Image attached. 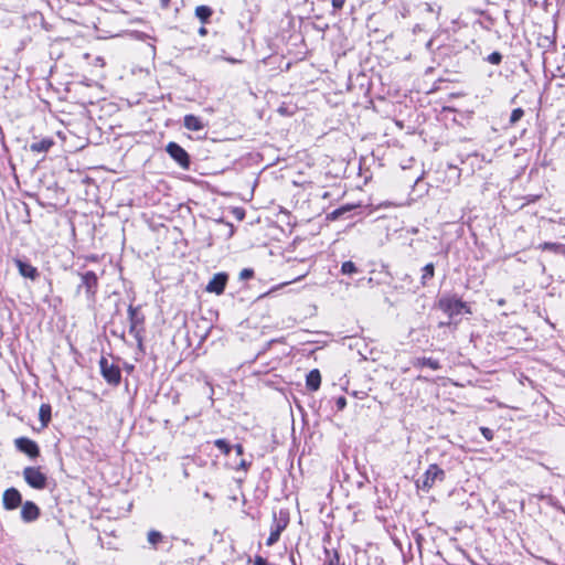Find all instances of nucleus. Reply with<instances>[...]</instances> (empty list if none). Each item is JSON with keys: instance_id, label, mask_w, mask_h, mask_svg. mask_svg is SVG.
I'll use <instances>...</instances> for the list:
<instances>
[{"instance_id": "nucleus-14", "label": "nucleus", "mask_w": 565, "mask_h": 565, "mask_svg": "<svg viewBox=\"0 0 565 565\" xmlns=\"http://www.w3.org/2000/svg\"><path fill=\"white\" fill-rule=\"evenodd\" d=\"M183 126L191 131H200L204 128L202 119L195 115L189 114L183 118Z\"/></svg>"}, {"instance_id": "nucleus-26", "label": "nucleus", "mask_w": 565, "mask_h": 565, "mask_svg": "<svg viewBox=\"0 0 565 565\" xmlns=\"http://www.w3.org/2000/svg\"><path fill=\"white\" fill-rule=\"evenodd\" d=\"M214 445L226 456L230 455L232 450V446L223 438L214 440Z\"/></svg>"}, {"instance_id": "nucleus-12", "label": "nucleus", "mask_w": 565, "mask_h": 565, "mask_svg": "<svg viewBox=\"0 0 565 565\" xmlns=\"http://www.w3.org/2000/svg\"><path fill=\"white\" fill-rule=\"evenodd\" d=\"M19 274L25 278H30L32 280L39 277L38 268L32 266L30 263L24 262L20 258L14 259Z\"/></svg>"}, {"instance_id": "nucleus-6", "label": "nucleus", "mask_w": 565, "mask_h": 565, "mask_svg": "<svg viewBox=\"0 0 565 565\" xmlns=\"http://www.w3.org/2000/svg\"><path fill=\"white\" fill-rule=\"evenodd\" d=\"M438 305L449 317L461 315L463 310L469 312L467 305L457 297H443Z\"/></svg>"}, {"instance_id": "nucleus-8", "label": "nucleus", "mask_w": 565, "mask_h": 565, "mask_svg": "<svg viewBox=\"0 0 565 565\" xmlns=\"http://www.w3.org/2000/svg\"><path fill=\"white\" fill-rule=\"evenodd\" d=\"M14 446L17 450L26 455L31 459H35L40 456V447L39 445L28 438V437H19L14 439Z\"/></svg>"}, {"instance_id": "nucleus-32", "label": "nucleus", "mask_w": 565, "mask_h": 565, "mask_svg": "<svg viewBox=\"0 0 565 565\" xmlns=\"http://www.w3.org/2000/svg\"><path fill=\"white\" fill-rule=\"evenodd\" d=\"M481 433L488 440H491L493 438V431L490 428L482 427Z\"/></svg>"}, {"instance_id": "nucleus-16", "label": "nucleus", "mask_w": 565, "mask_h": 565, "mask_svg": "<svg viewBox=\"0 0 565 565\" xmlns=\"http://www.w3.org/2000/svg\"><path fill=\"white\" fill-rule=\"evenodd\" d=\"M479 14V19L475 22V25H479L482 29L490 31L493 25V19L488 11L484 10H476Z\"/></svg>"}, {"instance_id": "nucleus-5", "label": "nucleus", "mask_w": 565, "mask_h": 565, "mask_svg": "<svg viewBox=\"0 0 565 565\" xmlns=\"http://www.w3.org/2000/svg\"><path fill=\"white\" fill-rule=\"evenodd\" d=\"M82 288L85 289L87 299L93 301L98 288V277L94 271L88 270L81 274V284L77 286L76 292L79 294Z\"/></svg>"}, {"instance_id": "nucleus-24", "label": "nucleus", "mask_w": 565, "mask_h": 565, "mask_svg": "<svg viewBox=\"0 0 565 565\" xmlns=\"http://www.w3.org/2000/svg\"><path fill=\"white\" fill-rule=\"evenodd\" d=\"M324 553L327 556V561H326L327 565H340V556L335 550L330 551L328 548H324Z\"/></svg>"}, {"instance_id": "nucleus-3", "label": "nucleus", "mask_w": 565, "mask_h": 565, "mask_svg": "<svg viewBox=\"0 0 565 565\" xmlns=\"http://www.w3.org/2000/svg\"><path fill=\"white\" fill-rule=\"evenodd\" d=\"M23 478L33 489L42 490L46 488L47 477L41 471L40 467H25L23 469Z\"/></svg>"}, {"instance_id": "nucleus-43", "label": "nucleus", "mask_w": 565, "mask_h": 565, "mask_svg": "<svg viewBox=\"0 0 565 565\" xmlns=\"http://www.w3.org/2000/svg\"><path fill=\"white\" fill-rule=\"evenodd\" d=\"M484 1H486L488 4H490V3H491V0H484Z\"/></svg>"}, {"instance_id": "nucleus-41", "label": "nucleus", "mask_w": 565, "mask_h": 565, "mask_svg": "<svg viewBox=\"0 0 565 565\" xmlns=\"http://www.w3.org/2000/svg\"><path fill=\"white\" fill-rule=\"evenodd\" d=\"M290 559H291L292 564L295 565V557L292 555L290 556Z\"/></svg>"}, {"instance_id": "nucleus-22", "label": "nucleus", "mask_w": 565, "mask_h": 565, "mask_svg": "<svg viewBox=\"0 0 565 565\" xmlns=\"http://www.w3.org/2000/svg\"><path fill=\"white\" fill-rule=\"evenodd\" d=\"M129 333L136 339L138 347L142 348L145 328L129 324Z\"/></svg>"}, {"instance_id": "nucleus-33", "label": "nucleus", "mask_w": 565, "mask_h": 565, "mask_svg": "<svg viewBox=\"0 0 565 565\" xmlns=\"http://www.w3.org/2000/svg\"><path fill=\"white\" fill-rule=\"evenodd\" d=\"M334 10H341L345 3V0H331Z\"/></svg>"}, {"instance_id": "nucleus-27", "label": "nucleus", "mask_w": 565, "mask_h": 565, "mask_svg": "<svg viewBox=\"0 0 565 565\" xmlns=\"http://www.w3.org/2000/svg\"><path fill=\"white\" fill-rule=\"evenodd\" d=\"M163 539V535L156 530H151L148 532V542L156 547V545L161 542Z\"/></svg>"}, {"instance_id": "nucleus-10", "label": "nucleus", "mask_w": 565, "mask_h": 565, "mask_svg": "<svg viewBox=\"0 0 565 565\" xmlns=\"http://www.w3.org/2000/svg\"><path fill=\"white\" fill-rule=\"evenodd\" d=\"M227 280H228V275L226 273H217L209 281L205 290L207 292L222 295L225 290Z\"/></svg>"}, {"instance_id": "nucleus-40", "label": "nucleus", "mask_w": 565, "mask_h": 565, "mask_svg": "<svg viewBox=\"0 0 565 565\" xmlns=\"http://www.w3.org/2000/svg\"><path fill=\"white\" fill-rule=\"evenodd\" d=\"M495 61H497V64H499V63H500V61H501V55H500L498 52H497Z\"/></svg>"}, {"instance_id": "nucleus-42", "label": "nucleus", "mask_w": 565, "mask_h": 565, "mask_svg": "<svg viewBox=\"0 0 565 565\" xmlns=\"http://www.w3.org/2000/svg\"><path fill=\"white\" fill-rule=\"evenodd\" d=\"M373 282V279L372 278H369L367 279V284H372Z\"/></svg>"}, {"instance_id": "nucleus-2", "label": "nucleus", "mask_w": 565, "mask_h": 565, "mask_svg": "<svg viewBox=\"0 0 565 565\" xmlns=\"http://www.w3.org/2000/svg\"><path fill=\"white\" fill-rule=\"evenodd\" d=\"M99 369L102 376L109 385L117 386L120 384L121 372L118 365L110 363L107 358L102 356Z\"/></svg>"}, {"instance_id": "nucleus-31", "label": "nucleus", "mask_w": 565, "mask_h": 565, "mask_svg": "<svg viewBox=\"0 0 565 565\" xmlns=\"http://www.w3.org/2000/svg\"><path fill=\"white\" fill-rule=\"evenodd\" d=\"M335 406L338 411H343L347 406V398L344 396H339L335 399Z\"/></svg>"}, {"instance_id": "nucleus-29", "label": "nucleus", "mask_w": 565, "mask_h": 565, "mask_svg": "<svg viewBox=\"0 0 565 565\" xmlns=\"http://www.w3.org/2000/svg\"><path fill=\"white\" fill-rule=\"evenodd\" d=\"M524 115V111L522 108H515L512 110L511 115H510V124H515L516 121H519L522 116Z\"/></svg>"}, {"instance_id": "nucleus-39", "label": "nucleus", "mask_w": 565, "mask_h": 565, "mask_svg": "<svg viewBox=\"0 0 565 565\" xmlns=\"http://www.w3.org/2000/svg\"><path fill=\"white\" fill-rule=\"evenodd\" d=\"M226 61H228L230 63H238L239 62L238 60L232 58V57L226 58Z\"/></svg>"}, {"instance_id": "nucleus-9", "label": "nucleus", "mask_w": 565, "mask_h": 565, "mask_svg": "<svg viewBox=\"0 0 565 565\" xmlns=\"http://www.w3.org/2000/svg\"><path fill=\"white\" fill-rule=\"evenodd\" d=\"M2 504L6 510H15L22 504V494L15 488H9L3 492Z\"/></svg>"}, {"instance_id": "nucleus-38", "label": "nucleus", "mask_w": 565, "mask_h": 565, "mask_svg": "<svg viewBox=\"0 0 565 565\" xmlns=\"http://www.w3.org/2000/svg\"><path fill=\"white\" fill-rule=\"evenodd\" d=\"M206 33H207V30H206L204 26H201V28L199 29V34H200V35H205Z\"/></svg>"}, {"instance_id": "nucleus-30", "label": "nucleus", "mask_w": 565, "mask_h": 565, "mask_svg": "<svg viewBox=\"0 0 565 565\" xmlns=\"http://www.w3.org/2000/svg\"><path fill=\"white\" fill-rule=\"evenodd\" d=\"M253 276H254V270H253L252 268H244V269L239 273V278H241L242 280L250 279Z\"/></svg>"}, {"instance_id": "nucleus-20", "label": "nucleus", "mask_w": 565, "mask_h": 565, "mask_svg": "<svg viewBox=\"0 0 565 565\" xmlns=\"http://www.w3.org/2000/svg\"><path fill=\"white\" fill-rule=\"evenodd\" d=\"M415 366H428L431 370H439L440 363L438 360H435L433 358H418L417 361L414 363Z\"/></svg>"}, {"instance_id": "nucleus-34", "label": "nucleus", "mask_w": 565, "mask_h": 565, "mask_svg": "<svg viewBox=\"0 0 565 565\" xmlns=\"http://www.w3.org/2000/svg\"><path fill=\"white\" fill-rule=\"evenodd\" d=\"M234 449H235L237 456H242L244 454V448L241 444L235 445Z\"/></svg>"}, {"instance_id": "nucleus-19", "label": "nucleus", "mask_w": 565, "mask_h": 565, "mask_svg": "<svg viewBox=\"0 0 565 565\" xmlns=\"http://www.w3.org/2000/svg\"><path fill=\"white\" fill-rule=\"evenodd\" d=\"M212 14L213 10L209 6H199L195 8V17L202 23H207Z\"/></svg>"}, {"instance_id": "nucleus-21", "label": "nucleus", "mask_w": 565, "mask_h": 565, "mask_svg": "<svg viewBox=\"0 0 565 565\" xmlns=\"http://www.w3.org/2000/svg\"><path fill=\"white\" fill-rule=\"evenodd\" d=\"M51 406L49 404H42L39 411V418L43 427H46L51 420Z\"/></svg>"}, {"instance_id": "nucleus-23", "label": "nucleus", "mask_w": 565, "mask_h": 565, "mask_svg": "<svg viewBox=\"0 0 565 565\" xmlns=\"http://www.w3.org/2000/svg\"><path fill=\"white\" fill-rule=\"evenodd\" d=\"M435 266L433 263H429L424 266L423 275H422V285L425 286L429 279L434 277Z\"/></svg>"}, {"instance_id": "nucleus-25", "label": "nucleus", "mask_w": 565, "mask_h": 565, "mask_svg": "<svg viewBox=\"0 0 565 565\" xmlns=\"http://www.w3.org/2000/svg\"><path fill=\"white\" fill-rule=\"evenodd\" d=\"M341 273L343 275H353V274L359 273V269L353 262L348 260V262L342 263Z\"/></svg>"}, {"instance_id": "nucleus-1", "label": "nucleus", "mask_w": 565, "mask_h": 565, "mask_svg": "<svg viewBox=\"0 0 565 565\" xmlns=\"http://www.w3.org/2000/svg\"><path fill=\"white\" fill-rule=\"evenodd\" d=\"M289 523V515L285 511H279V513L274 512L273 514V523L270 526V534L266 541L267 546H271L278 542L281 532L286 529Z\"/></svg>"}, {"instance_id": "nucleus-4", "label": "nucleus", "mask_w": 565, "mask_h": 565, "mask_svg": "<svg viewBox=\"0 0 565 565\" xmlns=\"http://www.w3.org/2000/svg\"><path fill=\"white\" fill-rule=\"evenodd\" d=\"M445 476V471L437 465L433 463L424 473L423 479L417 481V487L428 491L437 481H443Z\"/></svg>"}, {"instance_id": "nucleus-28", "label": "nucleus", "mask_w": 565, "mask_h": 565, "mask_svg": "<svg viewBox=\"0 0 565 565\" xmlns=\"http://www.w3.org/2000/svg\"><path fill=\"white\" fill-rule=\"evenodd\" d=\"M351 211V206L347 205V206H341L334 211H332L329 215H328V218L329 220H338L341 215H343L344 213Z\"/></svg>"}, {"instance_id": "nucleus-35", "label": "nucleus", "mask_w": 565, "mask_h": 565, "mask_svg": "<svg viewBox=\"0 0 565 565\" xmlns=\"http://www.w3.org/2000/svg\"><path fill=\"white\" fill-rule=\"evenodd\" d=\"M249 462H247L246 460L242 459L239 465H238V469H243V470H246L248 467H249Z\"/></svg>"}, {"instance_id": "nucleus-18", "label": "nucleus", "mask_w": 565, "mask_h": 565, "mask_svg": "<svg viewBox=\"0 0 565 565\" xmlns=\"http://www.w3.org/2000/svg\"><path fill=\"white\" fill-rule=\"evenodd\" d=\"M539 249L548 250L554 254L565 255V245L562 243L545 242L539 245Z\"/></svg>"}, {"instance_id": "nucleus-17", "label": "nucleus", "mask_w": 565, "mask_h": 565, "mask_svg": "<svg viewBox=\"0 0 565 565\" xmlns=\"http://www.w3.org/2000/svg\"><path fill=\"white\" fill-rule=\"evenodd\" d=\"M54 145V140L52 138H43L40 141H34L30 145V150L32 152H46Z\"/></svg>"}, {"instance_id": "nucleus-15", "label": "nucleus", "mask_w": 565, "mask_h": 565, "mask_svg": "<svg viewBox=\"0 0 565 565\" xmlns=\"http://www.w3.org/2000/svg\"><path fill=\"white\" fill-rule=\"evenodd\" d=\"M321 384V375L319 370H311L306 377V386L310 391H317Z\"/></svg>"}, {"instance_id": "nucleus-13", "label": "nucleus", "mask_w": 565, "mask_h": 565, "mask_svg": "<svg viewBox=\"0 0 565 565\" xmlns=\"http://www.w3.org/2000/svg\"><path fill=\"white\" fill-rule=\"evenodd\" d=\"M128 320L129 324L143 327L145 324V316L140 311V307H134L132 305H129L128 307Z\"/></svg>"}, {"instance_id": "nucleus-37", "label": "nucleus", "mask_w": 565, "mask_h": 565, "mask_svg": "<svg viewBox=\"0 0 565 565\" xmlns=\"http://www.w3.org/2000/svg\"><path fill=\"white\" fill-rule=\"evenodd\" d=\"M160 2H161V7L166 9L169 7L170 0H160Z\"/></svg>"}, {"instance_id": "nucleus-7", "label": "nucleus", "mask_w": 565, "mask_h": 565, "mask_svg": "<svg viewBox=\"0 0 565 565\" xmlns=\"http://www.w3.org/2000/svg\"><path fill=\"white\" fill-rule=\"evenodd\" d=\"M166 151L181 168H190V156L179 143L170 141L166 146Z\"/></svg>"}, {"instance_id": "nucleus-11", "label": "nucleus", "mask_w": 565, "mask_h": 565, "mask_svg": "<svg viewBox=\"0 0 565 565\" xmlns=\"http://www.w3.org/2000/svg\"><path fill=\"white\" fill-rule=\"evenodd\" d=\"M21 505V519L23 522L31 523L39 519L41 511L34 502L25 501Z\"/></svg>"}, {"instance_id": "nucleus-36", "label": "nucleus", "mask_w": 565, "mask_h": 565, "mask_svg": "<svg viewBox=\"0 0 565 565\" xmlns=\"http://www.w3.org/2000/svg\"><path fill=\"white\" fill-rule=\"evenodd\" d=\"M487 61L491 64H494V52L490 53L488 56H487Z\"/></svg>"}]
</instances>
